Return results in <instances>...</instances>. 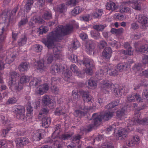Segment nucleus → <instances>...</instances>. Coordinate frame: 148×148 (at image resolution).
<instances>
[{"label": "nucleus", "instance_id": "f257e3e1", "mask_svg": "<svg viewBox=\"0 0 148 148\" xmlns=\"http://www.w3.org/2000/svg\"><path fill=\"white\" fill-rule=\"evenodd\" d=\"M73 29L72 25H68L65 26L60 25L56 28L55 31L49 34L47 39H42V42L48 49L53 48V54L47 55V63H51L55 59L60 58L62 56L60 52V47H54V43L61 40L63 36L71 33Z\"/></svg>", "mask_w": 148, "mask_h": 148}, {"label": "nucleus", "instance_id": "f03ea898", "mask_svg": "<svg viewBox=\"0 0 148 148\" xmlns=\"http://www.w3.org/2000/svg\"><path fill=\"white\" fill-rule=\"evenodd\" d=\"M19 75L14 71H11L10 73V78L8 82V86L10 89L12 91H19L23 88V84L28 82L30 80L28 76L23 75L20 79V83L16 82L18 79Z\"/></svg>", "mask_w": 148, "mask_h": 148}, {"label": "nucleus", "instance_id": "7ed1b4c3", "mask_svg": "<svg viewBox=\"0 0 148 148\" xmlns=\"http://www.w3.org/2000/svg\"><path fill=\"white\" fill-rule=\"evenodd\" d=\"M113 112L109 111H105L103 114H99L95 113L92 116V118L94 122V124H90L88 127L87 130L90 131L94 126H97L100 124V123L102 119L107 121L110 119L113 115Z\"/></svg>", "mask_w": 148, "mask_h": 148}, {"label": "nucleus", "instance_id": "20e7f679", "mask_svg": "<svg viewBox=\"0 0 148 148\" xmlns=\"http://www.w3.org/2000/svg\"><path fill=\"white\" fill-rule=\"evenodd\" d=\"M50 71L53 75H56L62 74L65 77V80L66 78L69 79L71 76V72L68 71L66 66L61 64H53L51 66Z\"/></svg>", "mask_w": 148, "mask_h": 148}, {"label": "nucleus", "instance_id": "39448f33", "mask_svg": "<svg viewBox=\"0 0 148 148\" xmlns=\"http://www.w3.org/2000/svg\"><path fill=\"white\" fill-rule=\"evenodd\" d=\"M116 69L115 67L110 65L102 67L96 73L97 77L100 79L99 78L103 77L107 74L115 76L118 75V71Z\"/></svg>", "mask_w": 148, "mask_h": 148}, {"label": "nucleus", "instance_id": "423d86ee", "mask_svg": "<svg viewBox=\"0 0 148 148\" xmlns=\"http://www.w3.org/2000/svg\"><path fill=\"white\" fill-rule=\"evenodd\" d=\"M101 84L104 86V89H103V92L105 93L108 92L110 90H111L112 92L114 94V95L117 97H119L125 92L123 88L118 89L116 88H114V85L108 81H103Z\"/></svg>", "mask_w": 148, "mask_h": 148}, {"label": "nucleus", "instance_id": "0eeeda50", "mask_svg": "<svg viewBox=\"0 0 148 148\" xmlns=\"http://www.w3.org/2000/svg\"><path fill=\"white\" fill-rule=\"evenodd\" d=\"M140 115V114L139 112H137L135 114L132 120L127 121L128 123L127 127L128 130L130 131L132 130V128L131 127V126L138 124L145 125H148V119H141Z\"/></svg>", "mask_w": 148, "mask_h": 148}, {"label": "nucleus", "instance_id": "6e6552de", "mask_svg": "<svg viewBox=\"0 0 148 148\" xmlns=\"http://www.w3.org/2000/svg\"><path fill=\"white\" fill-rule=\"evenodd\" d=\"M76 62L79 63L80 65L82 64H85L86 67V69L85 70V73L88 75H91L93 73L92 69L94 68V62L92 60L87 58L84 61L80 60H77Z\"/></svg>", "mask_w": 148, "mask_h": 148}, {"label": "nucleus", "instance_id": "1a4fd4ad", "mask_svg": "<svg viewBox=\"0 0 148 148\" xmlns=\"http://www.w3.org/2000/svg\"><path fill=\"white\" fill-rule=\"evenodd\" d=\"M13 110L17 119L24 121L27 120V118L25 114V109L23 106H14Z\"/></svg>", "mask_w": 148, "mask_h": 148}, {"label": "nucleus", "instance_id": "9d476101", "mask_svg": "<svg viewBox=\"0 0 148 148\" xmlns=\"http://www.w3.org/2000/svg\"><path fill=\"white\" fill-rule=\"evenodd\" d=\"M74 134L73 132L71 134H62L61 137L59 135L56 138H58V139L56 141L57 145L55 144V141H53V144L57 148H60L61 147V141L62 140H66L70 138Z\"/></svg>", "mask_w": 148, "mask_h": 148}, {"label": "nucleus", "instance_id": "9b49d317", "mask_svg": "<svg viewBox=\"0 0 148 148\" xmlns=\"http://www.w3.org/2000/svg\"><path fill=\"white\" fill-rule=\"evenodd\" d=\"M128 132L125 129L117 128L114 130V136L116 137L117 139L119 138L120 137L125 138L127 135Z\"/></svg>", "mask_w": 148, "mask_h": 148}, {"label": "nucleus", "instance_id": "f8f14e48", "mask_svg": "<svg viewBox=\"0 0 148 148\" xmlns=\"http://www.w3.org/2000/svg\"><path fill=\"white\" fill-rule=\"evenodd\" d=\"M60 128V125L59 124H58L55 126V131L53 133L51 138H47V142L52 143L53 141H55V144L57 145L56 141L58 138H56V137L59 135Z\"/></svg>", "mask_w": 148, "mask_h": 148}, {"label": "nucleus", "instance_id": "ddd939ff", "mask_svg": "<svg viewBox=\"0 0 148 148\" xmlns=\"http://www.w3.org/2000/svg\"><path fill=\"white\" fill-rule=\"evenodd\" d=\"M135 19L143 26L146 27L148 25V18L143 14H138L136 16Z\"/></svg>", "mask_w": 148, "mask_h": 148}, {"label": "nucleus", "instance_id": "4468645a", "mask_svg": "<svg viewBox=\"0 0 148 148\" xmlns=\"http://www.w3.org/2000/svg\"><path fill=\"white\" fill-rule=\"evenodd\" d=\"M145 43V44L140 46V48L139 47L140 45V42H136L135 43V47L136 50L143 53H147L148 51V42L146 41Z\"/></svg>", "mask_w": 148, "mask_h": 148}, {"label": "nucleus", "instance_id": "2eb2a0df", "mask_svg": "<svg viewBox=\"0 0 148 148\" xmlns=\"http://www.w3.org/2000/svg\"><path fill=\"white\" fill-rule=\"evenodd\" d=\"M135 100L141 101V98L138 94L134 93L129 95L127 96V101L128 102H134Z\"/></svg>", "mask_w": 148, "mask_h": 148}, {"label": "nucleus", "instance_id": "dca6fc26", "mask_svg": "<svg viewBox=\"0 0 148 148\" xmlns=\"http://www.w3.org/2000/svg\"><path fill=\"white\" fill-rule=\"evenodd\" d=\"M42 84L37 87L36 89V93L41 95H43L49 89V86L46 84L42 85Z\"/></svg>", "mask_w": 148, "mask_h": 148}, {"label": "nucleus", "instance_id": "f3484780", "mask_svg": "<svg viewBox=\"0 0 148 148\" xmlns=\"http://www.w3.org/2000/svg\"><path fill=\"white\" fill-rule=\"evenodd\" d=\"M44 132V131L43 130H35L33 134V138L34 140H39L43 138Z\"/></svg>", "mask_w": 148, "mask_h": 148}, {"label": "nucleus", "instance_id": "a211bd4d", "mask_svg": "<svg viewBox=\"0 0 148 148\" xmlns=\"http://www.w3.org/2000/svg\"><path fill=\"white\" fill-rule=\"evenodd\" d=\"M28 139L25 137L18 138L16 140V143L17 146L20 147L21 145H25L28 143Z\"/></svg>", "mask_w": 148, "mask_h": 148}, {"label": "nucleus", "instance_id": "6ab92c4d", "mask_svg": "<svg viewBox=\"0 0 148 148\" xmlns=\"http://www.w3.org/2000/svg\"><path fill=\"white\" fill-rule=\"evenodd\" d=\"M44 21L40 17L35 16L33 17L31 19L29 23V25L30 26H32L36 23L41 24L44 23Z\"/></svg>", "mask_w": 148, "mask_h": 148}, {"label": "nucleus", "instance_id": "aec40b11", "mask_svg": "<svg viewBox=\"0 0 148 148\" xmlns=\"http://www.w3.org/2000/svg\"><path fill=\"white\" fill-rule=\"evenodd\" d=\"M67 111V109L65 106H62L57 108L55 111V114L59 116L65 114Z\"/></svg>", "mask_w": 148, "mask_h": 148}, {"label": "nucleus", "instance_id": "412c9836", "mask_svg": "<svg viewBox=\"0 0 148 148\" xmlns=\"http://www.w3.org/2000/svg\"><path fill=\"white\" fill-rule=\"evenodd\" d=\"M112 50L110 47L106 48L102 52V56L106 59H109L112 55Z\"/></svg>", "mask_w": 148, "mask_h": 148}, {"label": "nucleus", "instance_id": "4be33fe9", "mask_svg": "<svg viewBox=\"0 0 148 148\" xmlns=\"http://www.w3.org/2000/svg\"><path fill=\"white\" fill-rule=\"evenodd\" d=\"M42 83V81L40 78H34L30 81L29 85L30 86L36 87L38 86Z\"/></svg>", "mask_w": 148, "mask_h": 148}, {"label": "nucleus", "instance_id": "5701e85b", "mask_svg": "<svg viewBox=\"0 0 148 148\" xmlns=\"http://www.w3.org/2000/svg\"><path fill=\"white\" fill-rule=\"evenodd\" d=\"M106 7L107 9L113 11L117 9L118 6L113 2L109 1L107 3Z\"/></svg>", "mask_w": 148, "mask_h": 148}, {"label": "nucleus", "instance_id": "b1692460", "mask_svg": "<svg viewBox=\"0 0 148 148\" xmlns=\"http://www.w3.org/2000/svg\"><path fill=\"white\" fill-rule=\"evenodd\" d=\"M94 44L92 40H89L87 43L86 50L88 53L92 51L94 48Z\"/></svg>", "mask_w": 148, "mask_h": 148}, {"label": "nucleus", "instance_id": "393cba45", "mask_svg": "<svg viewBox=\"0 0 148 148\" xmlns=\"http://www.w3.org/2000/svg\"><path fill=\"white\" fill-rule=\"evenodd\" d=\"M54 9L56 12L62 13L66 10V8L64 4H61L55 7Z\"/></svg>", "mask_w": 148, "mask_h": 148}, {"label": "nucleus", "instance_id": "a878e982", "mask_svg": "<svg viewBox=\"0 0 148 148\" xmlns=\"http://www.w3.org/2000/svg\"><path fill=\"white\" fill-rule=\"evenodd\" d=\"M119 101L118 100L116 101L112 102L107 105L105 106V108L108 110H113L115 109V107L118 105Z\"/></svg>", "mask_w": 148, "mask_h": 148}, {"label": "nucleus", "instance_id": "bb28decb", "mask_svg": "<svg viewBox=\"0 0 148 148\" xmlns=\"http://www.w3.org/2000/svg\"><path fill=\"white\" fill-rule=\"evenodd\" d=\"M42 102L46 105L48 106L49 104H52L51 99L50 97L47 95L43 96Z\"/></svg>", "mask_w": 148, "mask_h": 148}, {"label": "nucleus", "instance_id": "cd10ccee", "mask_svg": "<svg viewBox=\"0 0 148 148\" xmlns=\"http://www.w3.org/2000/svg\"><path fill=\"white\" fill-rule=\"evenodd\" d=\"M51 122V119L50 118L44 117L42 118V125L45 128L48 127Z\"/></svg>", "mask_w": 148, "mask_h": 148}, {"label": "nucleus", "instance_id": "c85d7f7f", "mask_svg": "<svg viewBox=\"0 0 148 148\" xmlns=\"http://www.w3.org/2000/svg\"><path fill=\"white\" fill-rule=\"evenodd\" d=\"M33 3V0H27L26 3L24 6V11L28 12L30 10Z\"/></svg>", "mask_w": 148, "mask_h": 148}, {"label": "nucleus", "instance_id": "c756f323", "mask_svg": "<svg viewBox=\"0 0 148 148\" xmlns=\"http://www.w3.org/2000/svg\"><path fill=\"white\" fill-rule=\"evenodd\" d=\"M29 67V64L26 62H22L19 66V69L20 71H27Z\"/></svg>", "mask_w": 148, "mask_h": 148}, {"label": "nucleus", "instance_id": "7c9ffc66", "mask_svg": "<svg viewBox=\"0 0 148 148\" xmlns=\"http://www.w3.org/2000/svg\"><path fill=\"white\" fill-rule=\"evenodd\" d=\"M83 99L84 102H92V97L89 95L88 92H84Z\"/></svg>", "mask_w": 148, "mask_h": 148}, {"label": "nucleus", "instance_id": "2f4dec72", "mask_svg": "<svg viewBox=\"0 0 148 148\" xmlns=\"http://www.w3.org/2000/svg\"><path fill=\"white\" fill-rule=\"evenodd\" d=\"M44 61L43 60H40L37 62V69L40 70L41 72L45 71L47 69V67L44 65Z\"/></svg>", "mask_w": 148, "mask_h": 148}, {"label": "nucleus", "instance_id": "473e14b6", "mask_svg": "<svg viewBox=\"0 0 148 148\" xmlns=\"http://www.w3.org/2000/svg\"><path fill=\"white\" fill-rule=\"evenodd\" d=\"M124 29L122 28H121L118 29L112 28L110 32L112 34H115L116 35H120L123 32Z\"/></svg>", "mask_w": 148, "mask_h": 148}, {"label": "nucleus", "instance_id": "72a5a7b5", "mask_svg": "<svg viewBox=\"0 0 148 148\" xmlns=\"http://www.w3.org/2000/svg\"><path fill=\"white\" fill-rule=\"evenodd\" d=\"M12 141H9L7 140H0V148H6L8 144H12Z\"/></svg>", "mask_w": 148, "mask_h": 148}, {"label": "nucleus", "instance_id": "f704fd0d", "mask_svg": "<svg viewBox=\"0 0 148 148\" xmlns=\"http://www.w3.org/2000/svg\"><path fill=\"white\" fill-rule=\"evenodd\" d=\"M127 66L125 63H121L117 64L116 68L118 71H122L127 68Z\"/></svg>", "mask_w": 148, "mask_h": 148}, {"label": "nucleus", "instance_id": "c9c22d12", "mask_svg": "<svg viewBox=\"0 0 148 148\" xmlns=\"http://www.w3.org/2000/svg\"><path fill=\"white\" fill-rule=\"evenodd\" d=\"M88 84L90 88L94 89L97 87V82L94 80L92 79H90L88 81Z\"/></svg>", "mask_w": 148, "mask_h": 148}, {"label": "nucleus", "instance_id": "e433bc0d", "mask_svg": "<svg viewBox=\"0 0 148 148\" xmlns=\"http://www.w3.org/2000/svg\"><path fill=\"white\" fill-rule=\"evenodd\" d=\"M136 72L140 71V73L143 69V66L141 64L137 63L135 64L132 68Z\"/></svg>", "mask_w": 148, "mask_h": 148}, {"label": "nucleus", "instance_id": "4c0bfd02", "mask_svg": "<svg viewBox=\"0 0 148 148\" xmlns=\"http://www.w3.org/2000/svg\"><path fill=\"white\" fill-rule=\"evenodd\" d=\"M82 10V8L80 6L76 7L71 12V14L73 16H75L81 13Z\"/></svg>", "mask_w": 148, "mask_h": 148}, {"label": "nucleus", "instance_id": "58836bf2", "mask_svg": "<svg viewBox=\"0 0 148 148\" xmlns=\"http://www.w3.org/2000/svg\"><path fill=\"white\" fill-rule=\"evenodd\" d=\"M124 108H121V110L117 112L116 115L118 117H121L126 115L127 113L125 110V107H124Z\"/></svg>", "mask_w": 148, "mask_h": 148}, {"label": "nucleus", "instance_id": "ea45409f", "mask_svg": "<svg viewBox=\"0 0 148 148\" xmlns=\"http://www.w3.org/2000/svg\"><path fill=\"white\" fill-rule=\"evenodd\" d=\"M90 33L91 36L95 39H99L101 38L100 33L98 32L91 31Z\"/></svg>", "mask_w": 148, "mask_h": 148}, {"label": "nucleus", "instance_id": "a19ab883", "mask_svg": "<svg viewBox=\"0 0 148 148\" xmlns=\"http://www.w3.org/2000/svg\"><path fill=\"white\" fill-rule=\"evenodd\" d=\"M27 41V38L24 36L21 38L18 41V44L20 46H22L25 44Z\"/></svg>", "mask_w": 148, "mask_h": 148}, {"label": "nucleus", "instance_id": "79ce46f5", "mask_svg": "<svg viewBox=\"0 0 148 148\" xmlns=\"http://www.w3.org/2000/svg\"><path fill=\"white\" fill-rule=\"evenodd\" d=\"M121 52L123 54H127L129 55H132L133 54V51L132 50V47L127 49L126 50H121Z\"/></svg>", "mask_w": 148, "mask_h": 148}, {"label": "nucleus", "instance_id": "37998d69", "mask_svg": "<svg viewBox=\"0 0 148 148\" xmlns=\"http://www.w3.org/2000/svg\"><path fill=\"white\" fill-rule=\"evenodd\" d=\"M48 110L45 108H43L40 111L38 115V117L39 119L41 118L43 116L44 114H47L48 112Z\"/></svg>", "mask_w": 148, "mask_h": 148}, {"label": "nucleus", "instance_id": "c03bdc74", "mask_svg": "<svg viewBox=\"0 0 148 148\" xmlns=\"http://www.w3.org/2000/svg\"><path fill=\"white\" fill-rule=\"evenodd\" d=\"M106 26L102 25H96L93 26V28L98 31H102L103 30Z\"/></svg>", "mask_w": 148, "mask_h": 148}, {"label": "nucleus", "instance_id": "a18cd8bd", "mask_svg": "<svg viewBox=\"0 0 148 148\" xmlns=\"http://www.w3.org/2000/svg\"><path fill=\"white\" fill-rule=\"evenodd\" d=\"M114 18L117 20H124L125 19L124 16L119 13L114 14Z\"/></svg>", "mask_w": 148, "mask_h": 148}, {"label": "nucleus", "instance_id": "49530a36", "mask_svg": "<svg viewBox=\"0 0 148 148\" xmlns=\"http://www.w3.org/2000/svg\"><path fill=\"white\" fill-rule=\"evenodd\" d=\"M73 114L76 117H81L82 116L84 115V113L80 110H76L75 111Z\"/></svg>", "mask_w": 148, "mask_h": 148}, {"label": "nucleus", "instance_id": "de8ad7c7", "mask_svg": "<svg viewBox=\"0 0 148 148\" xmlns=\"http://www.w3.org/2000/svg\"><path fill=\"white\" fill-rule=\"evenodd\" d=\"M52 14L51 12L46 11L43 16L44 18L46 20H48L50 19L52 16Z\"/></svg>", "mask_w": 148, "mask_h": 148}, {"label": "nucleus", "instance_id": "09e8293b", "mask_svg": "<svg viewBox=\"0 0 148 148\" xmlns=\"http://www.w3.org/2000/svg\"><path fill=\"white\" fill-rule=\"evenodd\" d=\"M42 46L39 45H36L33 46V50L36 52H39L41 50Z\"/></svg>", "mask_w": 148, "mask_h": 148}, {"label": "nucleus", "instance_id": "8fccbe9b", "mask_svg": "<svg viewBox=\"0 0 148 148\" xmlns=\"http://www.w3.org/2000/svg\"><path fill=\"white\" fill-rule=\"evenodd\" d=\"M40 30L39 34H42L43 33H46L48 30V28L47 27L41 26L39 29Z\"/></svg>", "mask_w": 148, "mask_h": 148}, {"label": "nucleus", "instance_id": "3c124183", "mask_svg": "<svg viewBox=\"0 0 148 148\" xmlns=\"http://www.w3.org/2000/svg\"><path fill=\"white\" fill-rule=\"evenodd\" d=\"M17 100L16 98L13 97L8 99L7 101V103L8 104H14L17 102Z\"/></svg>", "mask_w": 148, "mask_h": 148}, {"label": "nucleus", "instance_id": "603ef678", "mask_svg": "<svg viewBox=\"0 0 148 148\" xmlns=\"http://www.w3.org/2000/svg\"><path fill=\"white\" fill-rule=\"evenodd\" d=\"M78 3L77 0H68L67 4L71 6L75 5Z\"/></svg>", "mask_w": 148, "mask_h": 148}, {"label": "nucleus", "instance_id": "864d4df0", "mask_svg": "<svg viewBox=\"0 0 148 148\" xmlns=\"http://www.w3.org/2000/svg\"><path fill=\"white\" fill-rule=\"evenodd\" d=\"M107 45V43L104 40H101L99 42L98 47L100 49H103Z\"/></svg>", "mask_w": 148, "mask_h": 148}, {"label": "nucleus", "instance_id": "5fc2aeb1", "mask_svg": "<svg viewBox=\"0 0 148 148\" xmlns=\"http://www.w3.org/2000/svg\"><path fill=\"white\" fill-rule=\"evenodd\" d=\"M70 69L75 73L76 74H78V68L75 64H73L71 65Z\"/></svg>", "mask_w": 148, "mask_h": 148}, {"label": "nucleus", "instance_id": "6e6d98bb", "mask_svg": "<svg viewBox=\"0 0 148 148\" xmlns=\"http://www.w3.org/2000/svg\"><path fill=\"white\" fill-rule=\"evenodd\" d=\"M68 58L73 62L76 63L77 60V57L76 56L75 57V55L73 54H72L69 56Z\"/></svg>", "mask_w": 148, "mask_h": 148}, {"label": "nucleus", "instance_id": "4d7b16f0", "mask_svg": "<svg viewBox=\"0 0 148 148\" xmlns=\"http://www.w3.org/2000/svg\"><path fill=\"white\" fill-rule=\"evenodd\" d=\"M28 20L27 18H23L19 22L18 26L20 27L25 25L28 22Z\"/></svg>", "mask_w": 148, "mask_h": 148}, {"label": "nucleus", "instance_id": "13d9d810", "mask_svg": "<svg viewBox=\"0 0 148 148\" xmlns=\"http://www.w3.org/2000/svg\"><path fill=\"white\" fill-rule=\"evenodd\" d=\"M135 145L138 144L140 142V139L138 136H135L132 139Z\"/></svg>", "mask_w": 148, "mask_h": 148}, {"label": "nucleus", "instance_id": "bf43d9fd", "mask_svg": "<svg viewBox=\"0 0 148 148\" xmlns=\"http://www.w3.org/2000/svg\"><path fill=\"white\" fill-rule=\"evenodd\" d=\"M82 138V136L79 134L75 135L72 138V140L73 141H79Z\"/></svg>", "mask_w": 148, "mask_h": 148}, {"label": "nucleus", "instance_id": "052dcab7", "mask_svg": "<svg viewBox=\"0 0 148 148\" xmlns=\"http://www.w3.org/2000/svg\"><path fill=\"white\" fill-rule=\"evenodd\" d=\"M79 46V42L76 41L73 42L72 44L71 45V47L74 49H76Z\"/></svg>", "mask_w": 148, "mask_h": 148}, {"label": "nucleus", "instance_id": "680f3d73", "mask_svg": "<svg viewBox=\"0 0 148 148\" xmlns=\"http://www.w3.org/2000/svg\"><path fill=\"white\" fill-rule=\"evenodd\" d=\"M81 38L83 40L87 39L88 38V36L84 32L81 33L79 34Z\"/></svg>", "mask_w": 148, "mask_h": 148}, {"label": "nucleus", "instance_id": "e2e57ef3", "mask_svg": "<svg viewBox=\"0 0 148 148\" xmlns=\"http://www.w3.org/2000/svg\"><path fill=\"white\" fill-rule=\"evenodd\" d=\"M101 148H113V146L111 143H104L102 147Z\"/></svg>", "mask_w": 148, "mask_h": 148}, {"label": "nucleus", "instance_id": "0e129e2a", "mask_svg": "<svg viewBox=\"0 0 148 148\" xmlns=\"http://www.w3.org/2000/svg\"><path fill=\"white\" fill-rule=\"evenodd\" d=\"M89 14L80 17V20L81 21H87L89 20Z\"/></svg>", "mask_w": 148, "mask_h": 148}, {"label": "nucleus", "instance_id": "69168bd1", "mask_svg": "<svg viewBox=\"0 0 148 148\" xmlns=\"http://www.w3.org/2000/svg\"><path fill=\"white\" fill-rule=\"evenodd\" d=\"M51 89L52 92L56 94H58L59 92V90L58 88L56 86H53L51 87Z\"/></svg>", "mask_w": 148, "mask_h": 148}, {"label": "nucleus", "instance_id": "338daca9", "mask_svg": "<svg viewBox=\"0 0 148 148\" xmlns=\"http://www.w3.org/2000/svg\"><path fill=\"white\" fill-rule=\"evenodd\" d=\"M30 106L29 105L27 107V112H28L27 115L28 116H29V115H28L29 114L31 115L33 111V108H32V106H31V105L30 103Z\"/></svg>", "mask_w": 148, "mask_h": 148}, {"label": "nucleus", "instance_id": "774afa93", "mask_svg": "<svg viewBox=\"0 0 148 148\" xmlns=\"http://www.w3.org/2000/svg\"><path fill=\"white\" fill-rule=\"evenodd\" d=\"M130 10V9L128 7H124L121 9L119 11L122 13H127Z\"/></svg>", "mask_w": 148, "mask_h": 148}]
</instances>
